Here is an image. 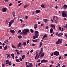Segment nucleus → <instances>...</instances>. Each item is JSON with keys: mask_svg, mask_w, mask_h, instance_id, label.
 I'll return each mask as SVG.
<instances>
[{"mask_svg": "<svg viewBox=\"0 0 67 67\" xmlns=\"http://www.w3.org/2000/svg\"><path fill=\"white\" fill-rule=\"evenodd\" d=\"M38 31H36L35 32V35L33 37V39H35L37 38L38 37L39 34H38Z\"/></svg>", "mask_w": 67, "mask_h": 67, "instance_id": "nucleus-1", "label": "nucleus"}, {"mask_svg": "<svg viewBox=\"0 0 67 67\" xmlns=\"http://www.w3.org/2000/svg\"><path fill=\"white\" fill-rule=\"evenodd\" d=\"M23 34H24V35H27V33H28L29 32V30L27 28L26 29H25L23 30Z\"/></svg>", "mask_w": 67, "mask_h": 67, "instance_id": "nucleus-2", "label": "nucleus"}, {"mask_svg": "<svg viewBox=\"0 0 67 67\" xmlns=\"http://www.w3.org/2000/svg\"><path fill=\"white\" fill-rule=\"evenodd\" d=\"M62 16L63 17H66V16L67 17V14H66L64 11H63L62 13Z\"/></svg>", "mask_w": 67, "mask_h": 67, "instance_id": "nucleus-3", "label": "nucleus"}, {"mask_svg": "<svg viewBox=\"0 0 67 67\" xmlns=\"http://www.w3.org/2000/svg\"><path fill=\"white\" fill-rule=\"evenodd\" d=\"M63 42L62 39H61V40H60V39H59L58 40V41H57L56 42V44H59L60 43H62Z\"/></svg>", "mask_w": 67, "mask_h": 67, "instance_id": "nucleus-4", "label": "nucleus"}, {"mask_svg": "<svg viewBox=\"0 0 67 67\" xmlns=\"http://www.w3.org/2000/svg\"><path fill=\"white\" fill-rule=\"evenodd\" d=\"M59 52L58 51H55L54 52V54L56 56H58L59 54Z\"/></svg>", "mask_w": 67, "mask_h": 67, "instance_id": "nucleus-5", "label": "nucleus"}, {"mask_svg": "<svg viewBox=\"0 0 67 67\" xmlns=\"http://www.w3.org/2000/svg\"><path fill=\"white\" fill-rule=\"evenodd\" d=\"M48 62L47 60L43 59L41 61V63H43L44 62Z\"/></svg>", "mask_w": 67, "mask_h": 67, "instance_id": "nucleus-6", "label": "nucleus"}, {"mask_svg": "<svg viewBox=\"0 0 67 67\" xmlns=\"http://www.w3.org/2000/svg\"><path fill=\"white\" fill-rule=\"evenodd\" d=\"M50 27H52L54 28V29H55V26L54 25H53V24H51L50 25Z\"/></svg>", "mask_w": 67, "mask_h": 67, "instance_id": "nucleus-7", "label": "nucleus"}, {"mask_svg": "<svg viewBox=\"0 0 67 67\" xmlns=\"http://www.w3.org/2000/svg\"><path fill=\"white\" fill-rule=\"evenodd\" d=\"M7 9L5 8H4L2 9V12H5L7 11Z\"/></svg>", "mask_w": 67, "mask_h": 67, "instance_id": "nucleus-8", "label": "nucleus"}, {"mask_svg": "<svg viewBox=\"0 0 67 67\" xmlns=\"http://www.w3.org/2000/svg\"><path fill=\"white\" fill-rule=\"evenodd\" d=\"M22 46V44L20 42L19 43L17 47H21Z\"/></svg>", "mask_w": 67, "mask_h": 67, "instance_id": "nucleus-9", "label": "nucleus"}, {"mask_svg": "<svg viewBox=\"0 0 67 67\" xmlns=\"http://www.w3.org/2000/svg\"><path fill=\"white\" fill-rule=\"evenodd\" d=\"M10 32L12 34H14L15 33L14 30H10Z\"/></svg>", "mask_w": 67, "mask_h": 67, "instance_id": "nucleus-10", "label": "nucleus"}, {"mask_svg": "<svg viewBox=\"0 0 67 67\" xmlns=\"http://www.w3.org/2000/svg\"><path fill=\"white\" fill-rule=\"evenodd\" d=\"M50 33H52L53 32V29H52V28H51L50 30Z\"/></svg>", "mask_w": 67, "mask_h": 67, "instance_id": "nucleus-11", "label": "nucleus"}, {"mask_svg": "<svg viewBox=\"0 0 67 67\" xmlns=\"http://www.w3.org/2000/svg\"><path fill=\"white\" fill-rule=\"evenodd\" d=\"M43 21L44 22L46 23H48V21L47 19H43Z\"/></svg>", "mask_w": 67, "mask_h": 67, "instance_id": "nucleus-12", "label": "nucleus"}, {"mask_svg": "<svg viewBox=\"0 0 67 67\" xmlns=\"http://www.w3.org/2000/svg\"><path fill=\"white\" fill-rule=\"evenodd\" d=\"M12 24V23H11V22H9V27H10Z\"/></svg>", "mask_w": 67, "mask_h": 67, "instance_id": "nucleus-13", "label": "nucleus"}, {"mask_svg": "<svg viewBox=\"0 0 67 67\" xmlns=\"http://www.w3.org/2000/svg\"><path fill=\"white\" fill-rule=\"evenodd\" d=\"M44 53H42L40 55V57H42L44 56Z\"/></svg>", "mask_w": 67, "mask_h": 67, "instance_id": "nucleus-14", "label": "nucleus"}, {"mask_svg": "<svg viewBox=\"0 0 67 67\" xmlns=\"http://www.w3.org/2000/svg\"><path fill=\"white\" fill-rule=\"evenodd\" d=\"M63 8H65V9H66L67 8V5H63Z\"/></svg>", "mask_w": 67, "mask_h": 67, "instance_id": "nucleus-15", "label": "nucleus"}, {"mask_svg": "<svg viewBox=\"0 0 67 67\" xmlns=\"http://www.w3.org/2000/svg\"><path fill=\"white\" fill-rule=\"evenodd\" d=\"M38 27V26L36 24H35V25H34V28L35 29H36Z\"/></svg>", "mask_w": 67, "mask_h": 67, "instance_id": "nucleus-16", "label": "nucleus"}, {"mask_svg": "<svg viewBox=\"0 0 67 67\" xmlns=\"http://www.w3.org/2000/svg\"><path fill=\"white\" fill-rule=\"evenodd\" d=\"M40 12V10H36L35 12L37 13H39Z\"/></svg>", "mask_w": 67, "mask_h": 67, "instance_id": "nucleus-17", "label": "nucleus"}, {"mask_svg": "<svg viewBox=\"0 0 67 67\" xmlns=\"http://www.w3.org/2000/svg\"><path fill=\"white\" fill-rule=\"evenodd\" d=\"M41 8H45L46 7V6L45 5H44L43 4H41Z\"/></svg>", "mask_w": 67, "mask_h": 67, "instance_id": "nucleus-18", "label": "nucleus"}, {"mask_svg": "<svg viewBox=\"0 0 67 67\" xmlns=\"http://www.w3.org/2000/svg\"><path fill=\"white\" fill-rule=\"evenodd\" d=\"M43 49L42 47L41 48V51L40 52V53H41V54L43 52Z\"/></svg>", "mask_w": 67, "mask_h": 67, "instance_id": "nucleus-19", "label": "nucleus"}, {"mask_svg": "<svg viewBox=\"0 0 67 67\" xmlns=\"http://www.w3.org/2000/svg\"><path fill=\"white\" fill-rule=\"evenodd\" d=\"M8 46H7V45H6V46L4 47V49L5 50H6L7 49Z\"/></svg>", "mask_w": 67, "mask_h": 67, "instance_id": "nucleus-20", "label": "nucleus"}, {"mask_svg": "<svg viewBox=\"0 0 67 67\" xmlns=\"http://www.w3.org/2000/svg\"><path fill=\"white\" fill-rule=\"evenodd\" d=\"M12 14L13 15V16L14 17H15V12H14V11H13L12 12Z\"/></svg>", "mask_w": 67, "mask_h": 67, "instance_id": "nucleus-21", "label": "nucleus"}, {"mask_svg": "<svg viewBox=\"0 0 67 67\" xmlns=\"http://www.w3.org/2000/svg\"><path fill=\"white\" fill-rule=\"evenodd\" d=\"M9 60H6V64H9Z\"/></svg>", "mask_w": 67, "mask_h": 67, "instance_id": "nucleus-22", "label": "nucleus"}, {"mask_svg": "<svg viewBox=\"0 0 67 67\" xmlns=\"http://www.w3.org/2000/svg\"><path fill=\"white\" fill-rule=\"evenodd\" d=\"M29 67H33V64L32 63L30 64V65H29Z\"/></svg>", "mask_w": 67, "mask_h": 67, "instance_id": "nucleus-23", "label": "nucleus"}, {"mask_svg": "<svg viewBox=\"0 0 67 67\" xmlns=\"http://www.w3.org/2000/svg\"><path fill=\"white\" fill-rule=\"evenodd\" d=\"M46 35H44L43 36V38H42V40H44V39L46 37Z\"/></svg>", "mask_w": 67, "mask_h": 67, "instance_id": "nucleus-24", "label": "nucleus"}, {"mask_svg": "<svg viewBox=\"0 0 67 67\" xmlns=\"http://www.w3.org/2000/svg\"><path fill=\"white\" fill-rule=\"evenodd\" d=\"M29 6V5H27L26 4V5H25L24 6V8H26V7H27L28 6Z\"/></svg>", "mask_w": 67, "mask_h": 67, "instance_id": "nucleus-25", "label": "nucleus"}, {"mask_svg": "<svg viewBox=\"0 0 67 67\" xmlns=\"http://www.w3.org/2000/svg\"><path fill=\"white\" fill-rule=\"evenodd\" d=\"M30 31L32 33H33L34 32L33 30V29H30Z\"/></svg>", "mask_w": 67, "mask_h": 67, "instance_id": "nucleus-26", "label": "nucleus"}, {"mask_svg": "<svg viewBox=\"0 0 67 67\" xmlns=\"http://www.w3.org/2000/svg\"><path fill=\"white\" fill-rule=\"evenodd\" d=\"M8 42V40H5V42H4V43H7V42Z\"/></svg>", "mask_w": 67, "mask_h": 67, "instance_id": "nucleus-27", "label": "nucleus"}, {"mask_svg": "<svg viewBox=\"0 0 67 67\" xmlns=\"http://www.w3.org/2000/svg\"><path fill=\"white\" fill-rule=\"evenodd\" d=\"M25 55H23L22 56V59H24V58H25Z\"/></svg>", "mask_w": 67, "mask_h": 67, "instance_id": "nucleus-28", "label": "nucleus"}, {"mask_svg": "<svg viewBox=\"0 0 67 67\" xmlns=\"http://www.w3.org/2000/svg\"><path fill=\"white\" fill-rule=\"evenodd\" d=\"M12 47L13 48H14L15 49L16 48V47H15L14 46V45L13 44L12 45Z\"/></svg>", "mask_w": 67, "mask_h": 67, "instance_id": "nucleus-29", "label": "nucleus"}, {"mask_svg": "<svg viewBox=\"0 0 67 67\" xmlns=\"http://www.w3.org/2000/svg\"><path fill=\"white\" fill-rule=\"evenodd\" d=\"M18 38H19V39H21L22 38V36H18Z\"/></svg>", "mask_w": 67, "mask_h": 67, "instance_id": "nucleus-30", "label": "nucleus"}, {"mask_svg": "<svg viewBox=\"0 0 67 67\" xmlns=\"http://www.w3.org/2000/svg\"><path fill=\"white\" fill-rule=\"evenodd\" d=\"M26 45V43L25 42H23V45L24 46H25Z\"/></svg>", "mask_w": 67, "mask_h": 67, "instance_id": "nucleus-31", "label": "nucleus"}, {"mask_svg": "<svg viewBox=\"0 0 67 67\" xmlns=\"http://www.w3.org/2000/svg\"><path fill=\"white\" fill-rule=\"evenodd\" d=\"M14 19H13L11 21H10V22H11V23H12H12L14 22Z\"/></svg>", "mask_w": 67, "mask_h": 67, "instance_id": "nucleus-32", "label": "nucleus"}, {"mask_svg": "<svg viewBox=\"0 0 67 67\" xmlns=\"http://www.w3.org/2000/svg\"><path fill=\"white\" fill-rule=\"evenodd\" d=\"M41 54V53H39V55L38 56L37 59H38L39 58V57L40 56V55Z\"/></svg>", "mask_w": 67, "mask_h": 67, "instance_id": "nucleus-33", "label": "nucleus"}, {"mask_svg": "<svg viewBox=\"0 0 67 67\" xmlns=\"http://www.w3.org/2000/svg\"><path fill=\"white\" fill-rule=\"evenodd\" d=\"M19 59H16V60L17 61V62H20V60Z\"/></svg>", "mask_w": 67, "mask_h": 67, "instance_id": "nucleus-34", "label": "nucleus"}, {"mask_svg": "<svg viewBox=\"0 0 67 67\" xmlns=\"http://www.w3.org/2000/svg\"><path fill=\"white\" fill-rule=\"evenodd\" d=\"M42 42H41L40 43V46H41L42 45Z\"/></svg>", "mask_w": 67, "mask_h": 67, "instance_id": "nucleus-35", "label": "nucleus"}, {"mask_svg": "<svg viewBox=\"0 0 67 67\" xmlns=\"http://www.w3.org/2000/svg\"><path fill=\"white\" fill-rule=\"evenodd\" d=\"M33 42H37V41L36 40H33L32 41Z\"/></svg>", "mask_w": 67, "mask_h": 67, "instance_id": "nucleus-36", "label": "nucleus"}, {"mask_svg": "<svg viewBox=\"0 0 67 67\" xmlns=\"http://www.w3.org/2000/svg\"><path fill=\"white\" fill-rule=\"evenodd\" d=\"M11 56L12 57H13V56H14V53H12L11 55Z\"/></svg>", "mask_w": 67, "mask_h": 67, "instance_id": "nucleus-37", "label": "nucleus"}, {"mask_svg": "<svg viewBox=\"0 0 67 67\" xmlns=\"http://www.w3.org/2000/svg\"><path fill=\"white\" fill-rule=\"evenodd\" d=\"M60 64L59 63H58V66H57V67H58L59 66V67H60Z\"/></svg>", "mask_w": 67, "mask_h": 67, "instance_id": "nucleus-38", "label": "nucleus"}, {"mask_svg": "<svg viewBox=\"0 0 67 67\" xmlns=\"http://www.w3.org/2000/svg\"><path fill=\"white\" fill-rule=\"evenodd\" d=\"M4 64L2 63V67H4Z\"/></svg>", "mask_w": 67, "mask_h": 67, "instance_id": "nucleus-39", "label": "nucleus"}, {"mask_svg": "<svg viewBox=\"0 0 67 67\" xmlns=\"http://www.w3.org/2000/svg\"><path fill=\"white\" fill-rule=\"evenodd\" d=\"M23 4V3H20V4L19 5H18V6L19 7L20 6L21 4Z\"/></svg>", "mask_w": 67, "mask_h": 67, "instance_id": "nucleus-40", "label": "nucleus"}, {"mask_svg": "<svg viewBox=\"0 0 67 67\" xmlns=\"http://www.w3.org/2000/svg\"><path fill=\"white\" fill-rule=\"evenodd\" d=\"M21 30H19V31H18V33H20L21 32Z\"/></svg>", "mask_w": 67, "mask_h": 67, "instance_id": "nucleus-41", "label": "nucleus"}, {"mask_svg": "<svg viewBox=\"0 0 67 67\" xmlns=\"http://www.w3.org/2000/svg\"><path fill=\"white\" fill-rule=\"evenodd\" d=\"M9 65H12V62H9Z\"/></svg>", "mask_w": 67, "mask_h": 67, "instance_id": "nucleus-42", "label": "nucleus"}, {"mask_svg": "<svg viewBox=\"0 0 67 67\" xmlns=\"http://www.w3.org/2000/svg\"><path fill=\"white\" fill-rule=\"evenodd\" d=\"M29 41H30V40H28V41L27 42V44H28L29 43Z\"/></svg>", "mask_w": 67, "mask_h": 67, "instance_id": "nucleus-43", "label": "nucleus"}, {"mask_svg": "<svg viewBox=\"0 0 67 67\" xmlns=\"http://www.w3.org/2000/svg\"><path fill=\"white\" fill-rule=\"evenodd\" d=\"M8 21L7 20L6 21V23L7 24H8Z\"/></svg>", "mask_w": 67, "mask_h": 67, "instance_id": "nucleus-44", "label": "nucleus"}, {"mask_svg": "<svg viewBox=\"0 0 67 67\" xmlns=\"http://www.w3.org/2000/svg\"><path fill=\"white\" fill-rule=\"evenodd\" d=\"M62 58V56H60V57H59V60H60L61 58Z\"/></svg>", "mask_w": 67, "mask_h": 67, "instance_id": "nucleus-45", "label": "nucleus"}, {"mask_svg": "<svg viewBox=\"0 0 67 67\" xmlns=\"http://www.w3.org/2000/svg\"><path fill=\"white\" fill-rule=\"evenodd\" d=\"M8 1L9 0H5V2H7H7H8L7 1Z\"/></svg>", "mask_w": 67, "mask_h": 67, "instance_id": "nucleus-46", "label": "nucleus"}, {"mask_svg": "<svg viewBox=\"0 0 67 67\" xmlns=\"http://www.w3.org/2000/svg\"><path fill=\"white\" fill-rule=\"evenodd\" d=\"M58 37H59L60 36V34H59L58 35Z\"/></svg>", "mask_w": 67, "mask_h": 67, "instance_id": "nucleus-47", "label": "nucleus"}, {"mask_svg": "<svg viewBox=\"0 0 67 67\" xmlns=\"http://www.w3.org/2000/svg\"><path fill=\"white\" fill-rule=\"evenodd\" d=\"M59 30H61V27H59Z\"/></svg>", "mask_w": 67, "mask_h": 67, "instance_id": "nucleus-48", "label": "nucleus"}, {"mask_svg": "<svg viewBox=\"0 0 67 67\" xmlns=\"http://www.w3.org/2000/svg\"><path fill=\"white\" fill-rule=\"evenodd\" d=\"M58 32H57L56 33V35L57 36L58 35Z\"/></svg>", "mask_w": 67, "mask_h": 67, "instance_id": "nucleus-49", "label": "nucleus"}, {"mask_svg": "<svg viewBox=\"0 0 67 67\" xmlns=\"http://www.w3.org/2000/svg\"><path fill=\"white\" fill-rule=\"evenodd\" d=\"M61 31H64L63 28H62Z\"/></svg>", "mask_w": 67, "mask_h": 67, "instance_id": "nucleus-50", "label": "nucleus"}, {"mask_svg": "<svg viewBox=\"0 0 67 67\" xmlns=\"http://www.w3.org/2000/svg\"><path fill=\"white\" fill-rule=\"evenodd\" d=\"M53 54H54V53H52L51 55V56H53Z\"/></svg>", "mask_w": 67, "mask_h": 67, "instance_id": "nucleus-51", "label": "nucleus"}, {"mask_svg": "<svg viewBox=\"0 0 67 67\" xmlns=\"http://www.w3.org/2000/svg\"><path fill=\"white\" fill-rule=\"evenodd\" d=\"M64 56L65 57H67V54H64Z\"/></svg>", "mask_w": 67, "mask_h": 67, "instance_id": "nucleus-52", "label": "nucleus"}, {"mask_svg": "<svg viewBox=\"0 0 67 67\" xmlns=\"http://www.w3.org/2000/svg\"><path fill=\"white\" fill-rule=\"evenodd\" d=\"M33 50L32 49V50H31V51H30V52L31 53H32L33 52Z\"/></svg>", "mask_w": 67, "mask_h": 67, "instance_id": "nucleus-53", "label": "nucleus"}, {"mask_svg": "<svg viewBox=\"0 0 67 67\" xmlns=\"http://www.w3.org/2000/svg\"><path fill=\"white\" fill-rule=\"evenodd\" d=\"M32 45L33 46H34L35 45V44H32Z\"/></svg>", "mask_w": 67, "mask_h": 67, "instance_id": "nucleus-54", "label": "nucleus"}, {"mask_svg": "<svg viewBox=\"0 0 67 67\" xmlns=\"http://www.w3.org/2000/svg\"><path fill=\"white\" fill-rule=\"evenodd\" d=\"M41 64V63H39L38 64V65L39 66H40V65Z\"/></svg>", "mask_w": 67, "mask_h": 67, "instance_id": "nucleus-55", "label": "nucleus"}, {"mask_svg": "<svg viewBox=\"0 0 67 67\" xmlns=\"http://www.w3.org/2000/svg\"><path fill=\"white\" fill-rule=\"evenodd\" d=\"M58 8V6H55V8L56 9H57Z\"/></svg>", "mask_w": 67, "mask_h": 67, "instance_id": "nucleus-56", "label": "nucleus"}, {"mask_svg": "<svg viewBox=\"0 0 67 67\" xmlns=\"http://www.w3.org/2000/svg\"><path fill=\"white\" fill-rule=\"evenodd\" d=\"M12 5V3H10L9 4V6H11Z\"/></svg>", "mask_w": 67, "mask_h": 67, "instance_id": "nucleus-57", "label": "nucleus"}, {"mask_svg": "<svg viewBox=\"0 0 67 67\" xmlns=\"http://www.w3.org/2000/svg\"><path fill=\"white\" fill-rule=\"evenodd\" d=\"M15 52H18V49H15Z\"/></svg>", "mask_w": 67, "mask_h": 67, "instance_id": "nucleus-58", "label": "nucleus"}, {"mask_svg": "<svg viewBox=\"0 0 67 67\" xmlns=\"http://www.w3.org/2000/svg\"><path fill=\"white\" fill-rule=\"evenodd\" d=\"M17 54H20V53L19 52H17Z\"/></svg>", "mask_w": 67, "mask_h": 67, "instance_id": "nucleus-59", "label": "nucleus"}, {"mask_svg": "<svg viewBox=\"0 0 67 67\" xmlns=\"http://www.w3.org/2000/svg\"><path fill=\"white\" fill-rule=\"evenodd\" d=\"M27 63H28V62H26V65H27Z\"/></svg>", "mask_w": 67, "mask_h": 67, "instance_id": "nucleus-60", "label": "nucleus"}, {"mask_svg": "<svg viewBox=\"0 0 67 67\" xmlns=\"http://www.w3.org/2000/svg\"><path fill=\"white\" fill-rule=\"evenodd\" d=\"M20 61H23V60L21 58H20Z\"/></svg>", "mask_w": 67, "mask_h": 67, "instance_id": "nucleus-61", "label": "nucleus"}, {"mask_svg": "<svg viewBox=\"0 0 67 67\" xmlns=\"http://www.w3.org/2000/svg\"><path fill=\"white\" fill-rule=\"evenodd\" d=\"M62 67H66V66H65L64 65H63L62 66Z\"/></svg>", "mask_w": 67, "mask_h": 67, "instance_id": "nucleus-62", "label": "nucleus"}, {"mask_svg": "<svg viewBox=\"0 0 67 67\" xmlns=\"http://www.w3.org/2000/svg\"><path fill=\"white\" fill-rule=\"evenodd\" d=\"M65 36L67 38V35L65 34Z\"/></svg>", "mask_w": 67, "mask_h": 67, "instance_id": "nucleus-63", "label": "nucleus"}, {"mask_svg": "<svg viewBox=\"0 0 67 67\" xmlns=\"http://www.w3.org/2000/svg\"><path fill=\"white\" fill-rule=\"evenodd\" d=\"M26 67H30V66H29V65H27L26 66Z\"/></svg>", "mask_w": 67, "mask_h": 67, "instance_id": "nucleus-64", "label": "nucleus"}]
</instances>
